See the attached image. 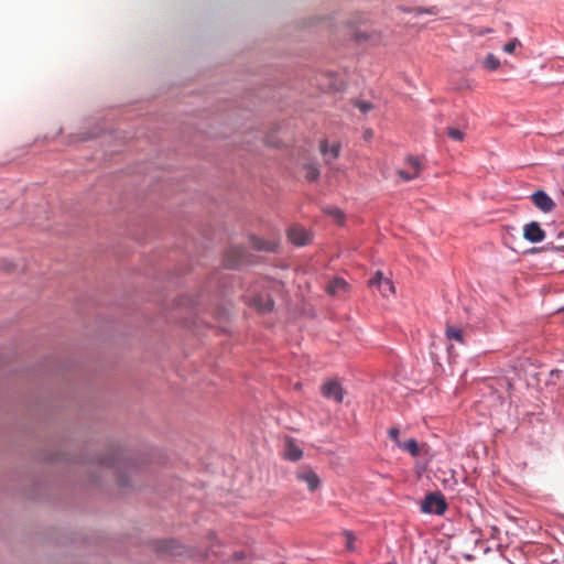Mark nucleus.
I'll list each match as a JSON object with an SVG mask.
<instances>
[{
	"instance_id": "1a4fd4ad",
	"label": "nucleus",
	"mask_w": 564,
	"mask_h": 564,
	"mask_svg": "<svg viewBox=\"0 0 564 564\" xmlns=\"http://www.w3.org/2000/svg\"><path fill=\"white\" fill-rule=\"evenodd\" d=\"M283 453L284 458H301L303 455V451L299 443L293 438H284L283 441Z\"/></svg>"
},
{
	"instance_id": "ddd939ff",
	"label": "nucleus",
	"mask_w": 564,
	"mask_h": 564,
	"mask_svg": "<svg viewBox=\"0 0 564 564\" xmlns=\"http://www.w3.org/2000/svg\"><path fill=\"white\" fill-rule=\"evenodd\" d=\"M242 250L232 248L226 256V265L229 268L238 267L241 263Z\"/></svg>"
},
{
	"instance_id": "7ed1b4c3",
	"label": "nucleus",
	"mask_w": 564,
	"mask_h": 564,
	"mask_svg": "<svg viewBox=\"0 0 564 564\" xmlns=\"http://www.w3.org/2000/svg\"><path fill=\"white\" fill-rule=\"evenodd\" d=\"M322 394L327 399H333L337 403L344 400L341 384L337 380H328L321 387Z\"/></svg>"
},
{
	"instance_id": "cd10ccee",
	"label": "nucleus",
	"mask_w": 564,
	"mask_h": 564,
	"mask_svg": "<svg viewBox=\"0 0 564 564\" xmlns=\"http://www.w3.org/2000/svg\"><path fill=\"white\" fill-rule=\"evenodd\" d=\"M119 481H120L121 485H126L127 484L124 479H120Z\"/></svg>"
},
{
	"instance_id": "4be33fe9",
	"label": "nucleus",
	"mask_w": 564,
	"mask_h": 564,
	"mask_svg": "<svg viewBox=\"0 0 564 564\" xmlns=\"http://www.w3.org/2000/svg\"><path fill=\"white\" fill-rule=\"evenodd\" d=\"M388 436L391 441H393L397 445H398V442H401L399 436H400V431L398 427H391L389 431H388Z\"/></svg>"
},
{
	"instance_id": "b1692460",
	"label": "nucleus",
	"mask_w": 564,
	"mask_h": 564,
	"mask_svg": "<svg viewBox=\"0 0 564 564\" xmlns=\"http://www.w3.org/2000/svg\"><path fill=\"white\" fill-rule=\"evenodd\" d=\"M174 546H175V542L174 541H164L162 543V547L161 550L164 551V552H170V553H174Z\"/></svg>"
},
{
	"instance_id": "f03ea898",
	"label": "nucleus",
	"mask_w": 564,
	"mask_h": 564,
	"mask_svg": "<svg viewBox=\"0 0 564 564\" xmlns=\"http://www.w3.org/2000/svg\"><path fill=\"white\" fill-rule=\"evenodd\" d=\"M398 447L401 448L405 454L410 456H427L430 455L429 447L426 444H420L414 438H409L403 442H398Z\"/></svg>"
},
{
	"instance_id": "0eeeda50",
	"label": "nucleus",
	"mask_w": 564,
	"mask_h": 564,
	"mask_svg": "<svg viewBox=\"0 0 564 564\" xmlns=\"http://www.w3.org/2000/svg\"><path fill=\"white\" fill-rule=\"evenodd\" d=\"M289 240L295 246H305L310 242V234L301 226H293L288 230Z\"/></svg>"
},
{
	"instance_id": "9d476101",
	"label": "nucleus",
	"mask_w": 564,
	"mask_h": 564,
	"mask_svg": "<svg viewBox=\"0 0 564 564\" xmlns=\"http://www.w3.org/2000/svg\"><path fill=\"white\" fill-rule=\"evenodd\" d=\"M319 150L325 159L326 163H330L339 156L340 145L339 143L328 144L326 140L321 141Z\"/></svg>"
},
{
	"instance_id": "4468645a",
	"label": "nucleus",
	"mask_w": 564,
	"mask_h": 564,
	"mask_svg": "<svg viewBox=\"0 0 564 564\" xmlns=\"http://www.w3.org/2000/svg\"><path fill=\"white\" fill-rule=\"evenodd\" d=\"M252 305L260 312H270L273 308V301L271 299H254Z\"/></svg>"
},
{
	"instance_id": "5701e85b",
	"label": "nucleus",
	"mask_w": 564,
	"mask_h": 564,
	"mask_svg": "<svg viewBox=\"0 0 564 564\" xmlns=\"http://www.w3.org/2000/svg\"><path fill=\"white\" fill-rule=\"evenodd\" d=\"M327 213L329 215H332L336 219L337 223L340 224L343 221L344 215L340 209L334 208V209L327 210Z\"/></svg>"
},
{
	"instance_id": "bb28decb",
	"label": "nucleus",
	"mask_w": 564,
	"mask_h": 564,
	"mask_svg": "<svg viewBox=\"0 0 564 564\" xmlns=\"http://www.w3.org/2000/svg\"><path fill=\"white\" fill-rule=\"evenodd\" d=\"M121 446L119 444L116 445V448L113 449V454H122Z\"/></svg>"
},
{
	"instance_id": "393cba45",
	"label": "nucleus",
	"mask_w": 564,
	"mask_h": 564,
	"mask_svg": "<svg viewBox=\"0 0 564 564\" xmlns=\"http://www.w3.org/2000/svg\"><path fill=\"white\" fill-rule=\"evenodd\" d=\"M356 106L360 109L361 112L366 113L368 112L372 106L369 102H357Z\"/></svg>"
},
{
	"instance_id": "f3484780",
	"label": "nucleus",
	"mask_w": 564,
	"mask_h": 564,
	"mask_svg": "<svg viewBox=\"0 0 564 564\" xmlns=\"http://www.w3.org/2000/svg\"><path fill=\"white\" fill-rule=\"evenodd\" d=\"M378 290L383 296H388L394 292V286L389 279H386L382 282L381 288H378Z\"/></svg>"
},
{
	"instance_id": "6e6552de",
	"label": "nucleus",
	"mask_w": 564,
	"mask_h": 564,
	"mask_svg": "<svg viewBox=\"0 0 564 564\" xmlns=\"http://www.w3.org/2000/svg\"><path fill=\"white\" fill-rule=\"evenodd\" d=\"M523 237L530 242L536 243L544 239L545 232L538 223L532 221L524 226Z\"/></svg>"
},
{
	"instance_id": "9b49d317",
	"label": "nucleus",
	"mask_w": 564,
	"mask_h": 564,
	"mask_svg": "<svg viewBox=\"0 0 564 564\" xmlns=\"http://www.w3.org/2000/svg\"><path fill=\"white\" fill-rule=\"evenodd\" d=\"M464 330L460 327L447 325L445 329V336L448 340H455L459 344H465Z\"/></svg>"
},
{
	"instance_id": "39448f33",
	"label": "nucleus",
	"mask_w": 564,
	"mask_h": 564,
	"mask_svg": "<svg viewBox=\"0 0 564 564\" xmlns=\"http://www.w3.org/2000/svg\"><path fill=\"white\" fill-rule=\"evenodd\" d=\"M531 199L535 207H538L543 213H550L555 207L553 199L543 191H538L532 194Z\"/></svg>"
},
{
	"instance_id": "412c9836",
	"label": "nucleus",
	"mask_w": 564,
	"mask_h": 564,
	"mask_svg": "<svg viewBox=\"0 0 564 564\" xmlns=\"http://www.w3.org/2000/svg\"><path fill=\"white\" fill-rule=\"evenodd\" d=\"M520 45V41L518 39H513L503 46V51L508 54H512Z\"/></svg>"
},
{
	"instance_id": "6ab92c4d",
	"label": "nucleus",
	"mask_w": 564,
	"mask_h": 564,
	"mask_svg": "<svg viewBox=\"0 0 564 564\" xmlns=\"http://www.w3.org/2000/svg\"><path fill=\"white\" fill-rule=\"evenodd\" d=\"M252 245H253L254 248H257L259 250L270 251V250L274 249V245L272 242H265V241H262V240H260L258 238L253 239Z\"/></svg>"
},
{
	"instance_id": "c756f323",
	"label": "nucleus",
	"mask_w": 564,
	"mask_h": 564,
	"mask_svg": "<svg viewBox=\"0 0 564 564\" xmlns=\"http://www.w3.org/2000/svg\"><path fill=\"white\" fill-rule=\"evenodd\" d=\"M404 12H411L412 10L410 9H403Z\"/></svg>"
},
{
	"instance_id": "a211bd4d",
	"label": "nucleus",
	"mask_w": 564,
	"mask_h": 564,
	"mask_svg": "<svg viewBox=\"0 0 564 564\" xmlns=\"http://www.w3.org/2000/svg\"><path fill=\"white\" fill-rule=\"evenodd\" d=\"M447 134L451 139L455 141H463L465 137V133L462 130L453 127H449L447 129Z\"/></svg>"
},
{
	"instance_id": "f8f14e48",
	"label": "nucleus",
	"mask_w": 564,
	"mask_h": 564,
	"mask_svg": "<svg viewBox=\"0 0 564 564\" xmlns=\"http://www.w3.org/2000/svg\"><path fill=\"white\" fill-rule=\"evenodd\" d=\"M347 286L348 284L344 279L336 278L327 284L326 291L330 295H337L340 292H345L347 290Z\"/></svg>"
},
{
	"instance_id": "a878e982",
	"label": "nucleus",
	"mask_w": 564,
	"mask_h": 564,
	"mask_svg": "<svg viewBox=\"0 0 564 564\" xmlns=\"http://www.w3.org/2000/svg\"><path fill=\"white\" fill-rule=\"evenodd\" d=\"M417 14H422V13H432V10L430 9H415L414 10Z\"/></svg>"
},
{
	"instance_id": "f257e3e1",
	"label": "nucleus",
	"mask_w": 564,
	"mask_h": 564,
	"mask_svg": "<svg viewBox=\"0 0 564 564\" xmlns=\"http://www.w3.org/2000/svg\"><path fill=\"white\" fill-rule=\"evenodd\" d=\"M447 508L444 497L440 494H430L422 502L421 510L424 513L443 514Z\"/></svg>"
},
{
	"instance_id": "2eb2a0df",
	"label": "nucleus",
	"mask_w": 564,
	"mask_h": 564,
	"mask_svg": "<svg viewBox=\"0 0 564 564\" xmlns=\"http://www.w3.org/2000/svg\"><path fill=\"white\" fill-rule=\"evenodd\" d=\"M481 65L488 70H496L500 67V61L492 53H489L481 62Z\"/></svg>"
},
{
	"instance_id": "c85d7f7f",
	"label": "nucleus",
	"mask_w": 564,
	"mask_h": 564,
	"mask_svg": "<svg viewBox=\"0 0 564 564\" xmlns=\"http://www.w3.org/2000/svg\"><path fill=\"white\" fill-rule=\"evenodd\" d=\"M347 546H348L349 549H351V541H348Z\"/></svg>"
},
{
	"instance_id": "20e7f679",
	"label": "nucleus",
	"mask_w": 564,
	"mask_h": 564,
	"mask_svg": "<svg viewBox=\"0 0 564 564\" xmlns=\"http://www.w3.org/2000/svg\"><path fill=\"white\" fill-rule=\"evenodd\" d=\"M295 477L299 481L305 482L310 491H315L321 486V479L318 475L311 468H303L295 473Z\"/></svg>"
},
{
	"instance_id": "aec40b11",
	"label": "nucleus",
	"mask_w": 564,
	"mask_h": 564,
	"mask_svg": "<svg viewBox=\"0 0 564 564\" xmlns=\"http://www.w3.org/2000/svg\"><path fill=\"white\" fill-rule=\"evenodd\" d=\"M386 280L380 271H377L375 275L368 281L370 286L381 288L382 282Z\"/></svg>"
},
{
	"instance_id": "423d86ee",
	"label": "nucleus",
	"mask_w": 564,
	"mask_h": 564,
	"mask_svg": "<svg viewBox=\"0 0 564 564\" xmlns=\"http://www.w3.org/2000/svg\"><path fill=\"white\" fill-rule=\"evenodd\" d=\"M405 162L409 169L398 171L399 176L404 181H411L417 177L421 172L420 161L414 156H408Z\"/></svg>"
},
{
	"instance_id": "dca6fc26",
	"label": "nucleus",
	"mask_w": 564,
	"mask_h": 564,
	"mask_svg": "<svg viewBox=\"0 0 564 564\" xmlns=\"http://www.w3.org/2000/svg\"><path fill=\"white\" fill-rule=\"evenodd\" d=\"M304 171H305V180L308 181V182H314L316 181L318 177H319V170L318 167L313 164V163H308L304 166Z\"/></svg>"
}]
</instances>
